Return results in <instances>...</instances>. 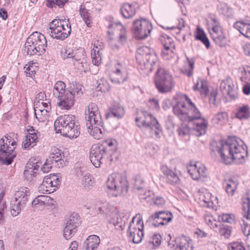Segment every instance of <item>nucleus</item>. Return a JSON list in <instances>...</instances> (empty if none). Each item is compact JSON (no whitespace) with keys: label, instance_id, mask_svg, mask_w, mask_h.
Wrapping results in <instances>:
<instances>
[{"label":"nucleus","instance_id":"nucleus-44","mask_svg":"<svg viewBox=\"0 0 250 250\" xmlns=\"http://www.w3.org/2000/svg\"><path fill=\"white\" fill-rule=\"evenodd\" d=\"M193 89L194 91L200 90L202 94H204L206 96L208 92V88L207 85V83L201 79H198L197 82L193 86Z\"/></svg>","mask_w":250,"mask_h":250},{"label":"nucleus","instance_id":"nucleus-38","mask_svg":"<svg viewBox=\"0 0 250 250\" xmlns=\"http://www.w3.org/2000/svg\"><path fill=\"white\" fill-rule=\"evenodd\" d=\"M23 53L25 55L30 56H33L34 55H41V54H39V52L38 51L37 48L35 46L33 41H32V38L30 35L27 39L24 44Z\"/></svg>","mask_w":250,"mask_h":250},{"label":"nucleus","instance_id":"nucleus-64","mask_svg":"<svg viewBox=\"0 0 250 250\" xmlns=\"http://www.w3.org/2000/svg\"><path fill=\"white\" fill-rule=\"evenodd\" d=\"M53 165L50 163V162H47L46 160L45 163L42 167L41 170L43 173H47L50 170Z\"/></svg>","mask_w":250,"mask_h":250},{"label":"nucleus","instance_id":"nucleus-11","mask_svg":"<svg viewBox=\"0 0 250 250\" xmlns=\"http://www.w3.org/2000/svg\"><path fill=\"white\" fill-rule=\"evenodd\" d=\"M145 119L142 118H136L135 119L138 127L145 128V131H148L150 136L154 134L158 138H160L161 127L158 121L153 116L146 112L144 113Z\"/></svg>","mask_w":250,"mask_h":250},{"label":"nucleus","instance_id":"nucleus-40","mask_svg":"<svg viewBox=\"0 0 250 250\" xmlns=\"http://www.w3.org/2000/svg\"><path fill=\"white\" fill-rule=\"evenodd\" d=\"M121 13L125 19L132 18L136 14L135 5L128 3H125L121 8Z\"/></svg>","mask_w":250,"mask_h":250},{"label":"nucleus","instance_id":"nucleus-59","mask_svg":"<svg viewBox=\"0 0 250 250\" xmlns=\"http://www.w3.org/2000/svg\"><path fill=\"white\" fill-rule=\"evenodd\" d=\"M189 67L188 69L185 68L181 70V72L188 77L193 75V70L194 68V62L192 60L188 59Z\"/></svg>","mask_w":250,"mask_h":250},{"label":"nucleus","instance_id":"nucleus-12","mask_svg":"<svg viewBox=\"0 0 250 250\" xmlns=\"http://www.w3.org/2000/svg\"><path fill=\"white\" fill-rule=\"evenodd\" d=\"M62 57L63 60L69 59L71 60L74 65L79 69H82L84 64L86 63L85 52L83 48L71 49L68 48L61 51Z\"/></svg>","mask_w":250,"mask_h":250},{"label":"nucleus","instance_id":"nucleus-49","mask_svg":"<svg viewBox=\"0 0 250 250\" xmlns=\"http://www.w3.org/2000/svg\"><path fill=\"white\" fill-rule=\"evenodd\" d=\"M116 216L117 220L110 221V223L113 224L117 229L121 230L124 229L125 228L126 223L127 222L128 217L123 216V219H122L121 217L119 218L117 215H116Z\"/></svg>","mask_w":250,"mask_h":250},{"label":"nucleus","instance_id":"nucleus-51","mask_svg":"<svg viewBox=\"0 0 250 250\" xmlns=\"http://www.w3.org/2000/svg\"><path fill=\"white\" fill-rule=\"evenodd\" d=\"M79 11L80 14L86 25L89 27H91V18L89 11L82 6H81Z\"/></svg>","mask_w":250,"mask_h":250},{"label":"nucleus","instance_id":"nucleus-53","mask_svg":"<svg viewBox=\"0 0 250 250\" xmlns=\"http://www.w3.org/2000/svg\"><path fill=\"white\" fill-rule=\"evenodd\" d=\"M231 231L230 227L222 224L218 229V231H216L217 233H219L221 236H224L225 238H228L229 237L231 234Z\"/></svg>","mask_w":250,"mask_h":250},{"label":"nucleus","instance_id":"nucleus-52","mask_svg":"<svg viewBox=\"0 0 250 250\" xmlns=\"http://www.w3.org/2000/svg\"><path fill=\"white\" fill-rule=\"evenodd\" d=\"M24 68L25 69V73L27 77H32L36 74V65L33 62H30L29 64H26Z\"/></svg>","mask_w":250,"mask_h":250},{"label":"nucleus","instance_id":"nucleus-28","mask_svg":"<svg viewBox=\"0 0 250 250\" xmlns=\"http://www.w3.org/2000/svg\"><path fill=\"white\" fill-rule=\"evenodd\" d=\"M220 88L224 94L229 95L232 99L237 97V94L234 89V85L229 79L223 81L220 84Z\"/></svg>","mask_w":250,"mask_h":250},{"label":"nucleus","instance_id":"nucleus-31","mask_svg":"<svg viewBox=\"0 0 250 250\" xmlns=\"http://www.w3.org/2000/svg\"><path fill=\"white\" fill-rule=\"evenodd\" d=\"M161 169L167 178V182L170 185L178 184L180 181L179 176L176 173L169 169L167 166L162 165Z\"/></svg>","mask_w":250,"mask_h":250},{"label":"nucleus","instance_id":"nucleus-39","mask_svg":"<svg viewBox=\"0 0 250 250\" xmlns=\"http://www.w3.org/2000/svg\"><path fill=\"white\" fill-rule=\"evenodd\" d=\"M108 28L117 29L120 30L118 41L122 44H124L126 41V32L125 27L120 22H112L108 26Z\"/></svg>","mask_w":250,"mask_h":250},{"label":"nucleus","instance_id":"nucleus-42","mask_svg":"<svg viewBox=\"0 0 250 250\" xmlns=\"http://www.w3.org/2000/svg\"><path fill=\"white\" fill-rule=\"evenodd\" d=\"M52 199L48 196L39 195L36 197L32 202L33 207L39 208L40 206H44L49 204Z\"/></svg>","mask_w":250,"mask_h":250},{"label":"nucleus","instance_id":"nucleus-10","mask_svg":"<svg viewBox=\"0 0 250 250\" xmlns=\"http://www.w3.org/2000/svg\"><path fill=\"white\" fill-rule=\"evenodd\" d=\"M106 186L108 188L116 192L115 196L125 194L128 189V183L126 177L119 173L111 174L106 180Z\"/></svg>","mask_w":250,"mask_h":250},{"label":"nucleus","instance_id":"nucleus-16","mask_svg":"<svg viewBox=\"0 0 250 250\" xmlns=\"http://www.w3.org/2000/svg\"><path fill=\"white\" fill-rule=\"evenodd\" d=\"M136 216H134L131 222L129 223V225L127 230V237L129 241H132L134 243H140L143 239L144 236V223L142 220V218L139 217L137 220V225H140L141 228L133 227V224L136 219Z\"/></svg>","mask_w":250,"mask_h":250},{"label":"nucleus","instance_id":"nucleus-46","mask_svg":"<svg viewBox=\"0 0 250 250\" xmlns=\"http://www.w3.org/2000/svg\"><path fill=\"white\" fill-rule=\"evenodd\" d=\"M82 184L85 190H90L93 186V177L90 173H86L82 179Z\"/></svg>","mask_w":250,"mask_h":250},{"label":"nucleus","instance_id":"nucleus-55","mask_svg":"<svg viewBox=\"0 0 250 250\" xmlns=\"http://www.w3.org/2000/svg\"><path fill=\"white\" fill-rule=\"evenodd\" d=\"M144 182V180L140 175H136L133 179L134 188L138 190L143 189Z\"/></svg>","mask_w":250,"mask_h":250},{"label":"nucleus","instance_id":"nucleus-7","mask_svg":"<svg viewBox=\"0 0 250 250\" xmlns=\"http://www.w3.org/2000/svg\"><path fill=\"white\" fill-rule=\"evenodd\" d=\"M30 195V190L26 187H21L15 192L10 202V212L13 216H18L25 207Z\"/></svg>","mask_w":250,"mask_h":250},{"label":"nucleus","instance_id":"nucleus-35","mask_svg":"<svg viewBox=\"0 0 250 250\" xmlns=\"http://www.w3.org/2000/svg\"><path fill=\"white\" fill-rule=\"evenodd\" d=\"M93 48L91 50V58L93 64L98 66L101 63V57L100 51L103 49V45H100L99 42H95Z\"/></svg>","mask_w":250,"mask_h":250},{"label":"nucleus","instance_id":"nucleus-48","mask_svg":"<svg viewBox=\"0 0 250 250\" xmlns=\"http://www.w3.org/2000/svg\"><path fill=\"white\" fill-rule=\"evenodd\" d=\"M201 205L206 208H212L213 201L211 199V194L209 192H206L200 197Z\"/></svg>","mask_w":250,"mask_h":250},{"label":"nucleus","instance_id":"nucleus-63","mask_svg":"<svg viewBox=\"0 0 250 250\" xmlns=\"http://www.w3.org/2000/svg\"><path fill=\"white\" fill-rule=\"evenodd\" d=\"M152 242L155 246H159L161 243V236L159 234H155L152 237Z\"/></svg>","mask_w":250,"mask_h":250},{"label":"nucleus","instance_id":"nucleus-62","mask_svg":"<svg viewBox=\"0 0 250 250\" xmlns=\"http://www.w3.org/2000/svg\"><path fill=\"white\" fill-rule=\"evenodd\" d=\"M221 219L224 222L231 223L234 220V216L230 214H223L221 216Z\"/></svg>","mask_w":250,"mask_h":250},{"label":"nucleus","instance_id":"nucleus-61","mask_svg":"<svg viewBox=\"0 0 250 250\" xmlns=\"http://www.w3.org/2000/svg\"><path fill=\"white\" fill-rule=\"evenodd\" d=\"M177 132L179 135L181 137L188 136L190 133V128L187 125H182L178 128Z\"/></svg>","mask_w":250,"mask_h":250},{"label":"nucleus","instance_id":"nucleus-43","mask_svg":"<svg viewBox=\"0 0 250 250\" xmlns=\"http://www.w3.org/2000/svg\"><path fill=\"white\" fill-rule=\"evenodd\" d=\"M65 84L62 81L57 82L54 85L53 90V94L55 97L59 98L62 94L67 92L65 89Z\"/></svg>","mask_w":250,"mask_h":250},{"label":"nucleus","instance_id":"nucleus-27","mask_svg":"<svg viewBox=\"0 0 250 250\" xmlns=\"http://www.w3.org/2000/svg\"><path fill=\"white\" fill-rule=\"evenodd\" d=\"M58 106L62 109H69L74 104L75 99L72 93L66 92L58 99Z\"/></svg>","mask_w":250,"mask_h":250},{"label":"nucleus","instance_id":"nucleus-26","mask_svg":"<svg viewBox=\"0 0 250 250\" xmlns=\"http://www.w3.org/2000/svg\"><path fill=\"white\" fill-rule=\"evenodd\" d=\"M212 39L216 44L220 47H223L226 44V36L221 26L212 27L210 32Z\"/></svg>","mask_w":250,"mask_h":250},{"label":"nucleus","instance_id":"nucleus-37","mask_svg":"<svg viewBox=\"0 0 250 250\" xmlns=\"http://www.w3.org/2000/svg\"><path fill=\"white\" fill-rule=\"evenodd\" d=\"M127 76L125 71L119 68H116L111 74L110 79L112 82L117 83H123L127 80Z\"/></svg>","mask_w":250,"mask_h":250},{"label":"nucleus","instance_id":"nucleus-41","mask_svg":"<svg viewBox=\"0 0 250 250\" xmlns=\"http://www.w3.org/2000/svg\"><path fill=\"white\" fill-rule=\"evenodd\" d=\"M67 92L72 93L75 99V97H79L83 95L82 85L76 82L69 83Z\"/></svg>","mask_w":250,"mask_h":250},{"label":"nucleus","instance_id":"nucleus-23","mask_svg":"<svg viewBox=\"0 0 250 250\" xmlns=\"http://www.w3.org/2000/svg\"><path fill=\"white\" fill-rule=\"evenodd\" d=\"M32 41H33L35 46L37 48L39 54H43L47 47V41L44 35L38 32L33 33L30 35Z\"/></svg>","mask_w":250,"mask_h":250},{"label":"nucleus","instance_id":"nucleus-34","mask_svg":"<svg viewBox=\"0 0 250 250\" xmlns=\"http://www.w3.org/2000/svg\"><path fill=\"white\" fill-rule=\"evenodd\" d=\"M233 27L245 37L250 39V23L244 21H237L233 24Z\"/></svg>","mask_w":250,"mask_h":250},{"label":"nucleus","instance_id":"nucleus-36","mask_svg":"<svg viewBox=\"0 0 250 250\" xmlns=\"http://www.w3.org/2000/svg\"><path fill=\"white\" fill-rule=\"evenodd\" d=\"M175 250H193L192 240L184 236L178 238Z\"/></svg>","mask_w":250,"mask_h":250},{"label":"nucleus","instance_id":"nucleus-33","mask_svg":"<svg viewBox=\"0 0 250 250\" xmlns=\"http://www.w3.org/2000/svg\"><path fill=\"white\" fill-rule=\"evenodd\" d=\"M100 242V238L96 235L89 236L84 242L83 250H95L97 249Z\"/></svg>","mask_w":250,"mask_h":250},{"label":"nucleus","instance_id":"nucleus-57","mask_svg":"<svg viewBox=\"0 0 250 250\" xmlns=\"http://www.w3.org/2000/svg\"><path fill=\"white\" fill-rule=\"evenodd\" d=\"M93 114H100L98 106L94 103H90L87 106L85 112V115Z\"/></svg>","mask_w":250,"mask_h":250},{"label":"nucleus","instance_id":"nucleus-18","mask_svg":"<svg viewBox=\"0 0 250 250\" xmlns=\"http://www.w3.org/2000/svg\"><path fill=\"white\" fill-rule=\"evenodd\" d=\"M81 221L77 213H73L69 217L63 230V237L66 239H70L77 231V228L80 225Z\"/></svg>","mask_w":250,"mask_h":250},{"label":"nucleus","instance_id":"nucleus-22","mask_svg":"<svg viewBox=\"0 0 250 250\" xmlns=\"http://www.w3.org/2000/svg\"><path fill=\"white\" fill-rule=\"evenodd\" d=\"M27 132L22 145V147L25 149L33 147L38 142L39 137L40 136V133L34 129L33 126H29Z\"/></svg>","mask_w":250,"mask_h":250},{"label":"nucleus","instance_id":"nucleus-56","mask_svg":"<svg viewBox=\"0 0 250 250\" xmlns=\"http://www.w3.org/2000/svg\"><path fill=\"white\" fill-rule=\"evenodd\" d=\"M166 225L171 222L173 219L172 213L169 211H157Z\"/></svg>","mask_w":250,"mask_h":250},{"label":"nucleus","instance_id":"nucleus-32","mask_svg":"<svg viewBox=\"0 0 250 250\" xmlns=\"http://www.w3.org/2000/svg\"><path fill=\"white\" fill-rule=\"evenodd\" d=\"M239 184L238 180L234 177L225 180L224 185L225 190L229 196H232L235 194Z\"/></svg>","mask_w":250,"mask_h":250},{"label":"nucleus","instance_id":"nucleus-21","mask_svg":"<svg viewBox=\"0 0 250 250\" xmlns=\"http://www.w3.org/2000/svg\"><path fill=\"white\" fill-rule=\"evenodd\" d=\"M47 162H50L59 168L63 167L68 163L67 159L62 157L61 150L54 148L52 149L49 157L46 159Z\"/></svg>","mask_w":250,"mask_h":250},{"label":"nucleus","instance_id":"nucleus-29","mask_svg":"<svg viewBox=\"0 0 250 250\" xmlns=\"http://www.w3.org/2000/svg\"><path fill=\"white\" fill-rule=\"evenodd\" d=\"M235 117L240 120H247L250 118V107L243 104L237 106L234 112Z\"/></svg>","mask_w":250,"mask_h":250},{"label":"nucleus","instance_id":"nucleus-6","mask_svg":"<svg viewBox=\"0 0 250 250\" xmlns=\"http://www.w3.org/2000/svg\"><path fill=\"white\" fill-rule=\"evenodd\" d=\"M69 20L67 21L63 20L54 19L49 24L47 33L54 38L63 40L70 34L71 29Z\"/></svg>","mask_w":250,"mask_h":250},{"label":"nucleus","instance_id":"nucleus-4","mask_svg":"<svg viewBox=\"0 0 250 250\" xmlns=\"http://www.w3.org/2000/svg\"><path fill=\"white\" fill-rule=\"evenodd\" d=\"M136 59L139 69L142 70L143 73L148 74L152 71L153 65L155 63L157 58L149 48L143 46L137 49Z\"/></svg>","mask_w":250,"mask_h":250},{"label":"nucleus","instance_id":"nucleus-3","mask_svg":"<svg viewBox=\"0 0 250 250\" xmlns=\"http://www.w3.org/2000/svg\"><path fill=\"white\" fill-rule=\"evenodd\" d=\"M56 133L70 139L76 138L80 133V126L76 124V117L73 115H64L59 117L54 122Z\"/></svg>","mask_w":250,"mask_h":250},{"label":"nucleus","instance_id":"nucleus-58","mask_svg":"<svg viewBox=\"0 0 250 250\" xmlns=\"http://www.w3.org/2000/svg\"><path fill=\"white\" fill-rule=\"evenodd\" d=\"M68 0H47L46 5L48 7H53L57 5L59 7H63L64 4L68 1Z\"/></svg>","mask_w":250,"mask_h":250},{"label":"nucleus","instance_id":"nucleus-15","mask_svg":"<svg viewBox=\"0 0 250 250\" xmlns=\"http://www.w3.org/2000/svg\"><path fill=\"white\" fill-rule=\"evenodd\" d=\"M89 158L91 162L96 167H99L102 163L112 162L109 154L103 150L99 145H94L90 149Z\"/></svg>","mask_w":250,"mask_h":250},{"label":"nucleus","instance_id":"nucleus-1","mask_svg":"<svg viewBox=\"0 0 250 250\" xmlns=\"http://www.w3.org/2000/svg\"><path fill=\"white\" fill-rule=\"evenodd\" d=\"M178 99L176 104L173 106L174 114L182 121H198L194 128V133L198 137L205 134L208 122L202 117L201 112L194 104L186 95L182 94L178 96Z\"/></svg>","mask_w":250,"mask_h":250},{"label":"nucleus","instance_id":"nucleus-9","mask_svg":"<svg viewBox=\"0 0 250 250\" xmlns=\"http://www.w3.org/2000/svg\"><path fill=\"white\" fill-rule=\"evenodd\" d=\"M86 125L88 133L95 139L99 140L104 136V123L100 114L85 115Z\"/></svg>","mask_w":250,"mask_h":250},{"label":"nucleus","instance_id":"nucleus-17","mask_svg":"<svg viewBox=\"0 0 250 250\" xmlns=\"http://www.w3.org/2000/svg\"><path fill=\"white\" fill-rule=\"evenodd\" d=\"M242 200L243 218L240 223L244 234L248 236L250 235V196L244 195Z\"/></svg>","mask_w":250,"mask_h":250},{"label":"nucleus","instance_id":"nucleus-14","mask_svg":"<svg viewBox=\"0 0 250 250\" xmlns=\"http://www.w3.org/2000/svg\"><path fill=\"white\" fill-rule=\"evenodd\" d=\"M62 182L60 174H50L44 177L42 182L38 187L39 192L43 194H50L56 191Z\"/></svg>","mask_w":250,"mask_h":250},{"label":"nucleus","instance_id":"nucleus-19","mask_svg":"<svg viewBox=\"0 0 250 250\" xmlns=\"http://www.w3.org/2000/svg\"><path fill=\"white\" fill-rule=\"evenodd\" d=\"M187 171L191 177L197 180L201 177H207V169L205 166L199 162L190 164L187 167Z\"/></svg>","mask_w":250,"mask_h":250},{"label":"nucleus","instance_id":"nucleus-24","mask_svg":"<svg viewBox=\"0 0 250 250\" xmlns=\"http://www.w3.org/2000/svg\"><path fill=\"white\" fill-rule=\"evenodd\" d=\"M32 41H33L35 46L37 48L39 54H43L47 47V41L44 35L38 32L33 33L30 35Z\"/></svg>","mask_w":250,"mask_h":250},{"label":"nucleus","instance_id":"nucleus-5","mask_svg":"<svg viewBox=\"0 0 250 250\" xmlns=\"http://www.w3.org/2000/svg\"><path fill=\"white\" fill-rule=\"evenodd\" d=\"M154 80L156 88L161 94H166L170 92L175 85L172 75L162 67L158 68Z\"/></svg>","mask_w":250,"mask_h":250},{"label":"nucleus","instance_id":"nucleus-47","mask_svg":"<svg viewBox=\"0 0 250 250\" xmlns=\"http://www.w3.org/2000/svg\"><path fill=\"white\" fill-rule=\"evenodd\" d=\"M152 226L158 227L160 225H166L165 222L162 220L158 212H155L152 214L147 220Z\"/></svg>","mask_w":250,"mask_h":250},{"label":"nucleus","instance_id":"nucleus-54","mask_svg":"<svg viewBox=\"0 0 250 250\" xmlns=\"http://www.w3.org/2000/svg\"><path fill=\"white\" fill-rule=\"evenodd\" d=\"M31 163H28L26 166V169L24 171V175L25 177L30 180H32L33 178L35 177L37 172L33 170L32 167H30Z\"/></svg>","mask_w":250,"mask_h":250},{"label":"nucleus","instance_id":"nucleus-60","mask_svg":"<svg viewBox=\"0 0 250 250\" xmlns=\"http://www.w3.org/2000/svg\"><path fill=\"white\" fill-rule=\"evenodd\" d=\"M228 250H246L244 245L238 242L229 243L228 246Z\"/></svg>","mask_w":250,"mask_h":250},{"label":"nucleus","instance_id":"nucleus-8","mask_svg":"<svg viewBox=\"0 0 250 250\" xmlns=\"http://www.w3.org/2000/svg\"><path fill=\"white\" fill-rule=\"evenodd\" d=\"M16 143L11 141V137L5 136L0 140V163L9 165L13 161L16 154L14 152Z\"/></svg>","mask_w":250,"mask_h":250},{"label":"nucleus","instance_id":"nucleus-2","mask_svg":"<svg viewBox=\"0 0 250 250\" xmlns=\"http://www.w3.org/2000/svg\"><path fill=\"white\" fill-rule=\"evenodd\" d=\"M212 145L220 156L221 161L226 164H230L233 161L242 163L247 156V147L240 139L233 138L227 141L220 140L213 142Z\"/></svg>","mask_w":250,"mask_h":250},{"label":"nucleus","instance_id":"nucleus-45","mask_svg":"<svg viewBox=\"0 0 250 250\" xmlns=\"http://www.w3.org/2000/svg\"><path fill=\"white\" fill-rule=\"evenodd\" d=\"M228 120V115L226 112H221L217 113L212 119L214 124L223 125L226 124Z\"/></svg>","mask_w":250,"mask_h":250},{"label":"nucleus","instance_id":"nucleus-30","mask_svg":"<svg viewBox=\"0 0 250 250\" xmlns=\"http://www.w3.org/2000/svg\"><path fill=\"white\" fill-rule=\"evenodd\" d=\"M125 114L124 108L119 104H114L109 107L105 115L106 118H113L119 119Z\"/></svg>","mask_w":250,"mask_h":250},{"label":"nucleus","instance_id":"nucleus-20","mask_svg":"<svg viewBox=\"0 0 250 250\" xmlns=\"http://www.w3.org/2000/svg\"><path fill=\"white\" fill-rule=\"evenodd\" d=\"M159 40L164 47L161 55L165 59H168V56L170 55L175 49V44L171 37L165 34H161Z\"/></svg>","mask_w":250,"mask_h":250},{"label":"nucleus","instance_id":"nucleus-50","mask_svg":"<svg viewBox=\"0 0 250 250\" xmlns=\"http://www.w3.org/2000/svg\"><path fill=\"white\" fill-rule=\"evenodd\" d=\"M195 38L197 40L201 41L207 48L209 47V41L202 29L199 28L197 29V33L196 35Z\"/></svg>","mask_w":250,"mask_h":250},{"label":"nucleus","instance_id":"nucleus-13","mask_svg":"<svg viewBox=\"0 0 250 250\" xmlns=\"http://www.w3.org/2000/svg\"><path fill=\"white\" fill-rule=\"evenodd\" d=\"M152 29V25L150 21L141 18L133 21L131 31L135 38L144 40L150 35Z\"/></svg>","mask_w":250,"mask_h":250},{"label":"nucleus","instance_id":"nucleus-25","mask_svg":"<svg viewBox=\"0 0 250 250\" xmlns=\"http://www.w3.org/2000/svg\"><path fill=\"white\" fill-rule=\"evenodd\" d=\"M102 148L103 150L106 151L110 156V158H112V161L117 158L115 153L117 149V142L115 139H108L104 140L102 144L99 145Z\"/></svg>","mask_w":250,"mask_h":250}]
</instances>
